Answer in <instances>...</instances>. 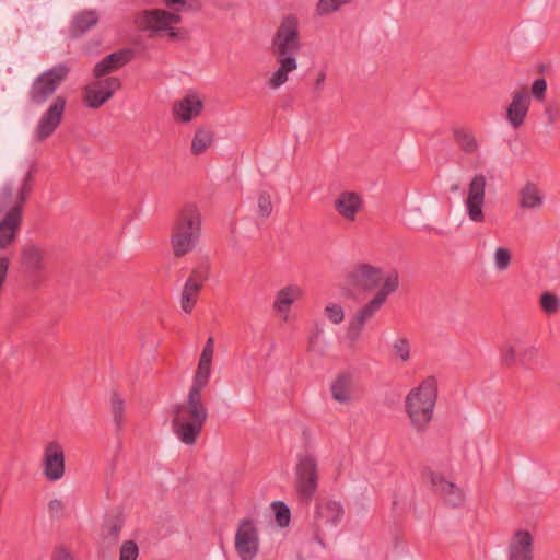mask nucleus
<instances>
[{"mask_svg":"<svg viewBox=\"0 0 560 560\" xmlns=\"http://www.w3.org/2000/svg\"><path fill=\"white\" fill-rule=\"evenodd\" d=\"M172 430L185 445H195L208 419L201 387H190L187 398L173 406Z\"/></svg>","mask_w":560,"mask_h":560,"instance_id":"obj_1","label":"nucleus"},{"mask_svg":"<svg viewBox=\"0 0 560 560\" xmlns=\"http://www.w3.org/2000/svg\"><path fill=\"white\" fill-rule=\"evenodd\" d=\"M399 272L396 269L384 270L368 262L357 264L346 276L345 285L349 291L373 292L374 295L385 292L384 304L388 296L399 288Z\"/></svg>","mask_w":560,"mask_h":560,"instance_id":"obj_2","label":"nucleus"},{"mask_svg":"<svg viewBox=\"0 0 560 560\" xmlns=\"http://www.w3.org/2000/svg\"><path fill=\"white\" fill-rule=\"evenodd\" d=\"M201 232V214L194 203H186L177 213L171 243L176 257H183L196 247Z\"/></svg>","mask_w":560,"mask_h":560,"instance_id":"obj_3","label":"nucleus"},{"mask_svg":"<svg viewBox=\"0 0 560 560\" xmlns=\"http://www.w3.org/2000/svg\"><path fill=\"white\" fill-rule=\"evenodd\" d=\"M13 199V185L5 183L0 189V249L7 250L18 240L23 213L19 208H10Z\"/></svg>","mask_w":560,"mask_h":560,"instance_id":"obj_4","label":"nucleus"},{"mask_svg":"<svg viewBox=\"0 0 560 560\" xmlns=\"http://www.w3.org/2000/svg\"><path fill=\"white\" fill-rule=\"evenodd\" d=\"M436 397V387H413L407 395L406 411L417 430H423L431 421Z\"/></svg>","mask_w":560,"mask_h":560,"instance_id":"obj_5","label":"nucleus"},{"mask_svg":"<svg viewBox=\"0 0 560 560\" xmlns=\"http://www.w3.org/2000/svg\"><path fill=\"white\" fill-rule=\"evenodd\" d=\"M319 472L316 455L310 452L300 453L295 466V491L299 499L310 503L318 488Z\"/></svg>","mask_w":560,"mask_h":560,"instance_id":"obj_6","label":"nucleus"},{"mask_svg":"<svg viewBox=\"0 0 560 560\" xmlns=\"http://www.w3.org/2000/svg\"><path fill=\"white\" fill-rule=\"evenodd\" d=\"M302 47L299 22L294 15L284 16L271 40V52L276 59L295 58Z\"/></svg>","mask_w":560,"mask_h":560,"instance_id":"obj_7","label":"nucleus"},{"mask_svg":"<svg viewBox=\"0 0 560 560\" xmlns=\"http://www.w3.org/2000/svg\"><path fill=\"white\" fill-rule=\"evenodd\" d=\"M69 73L70 67L59 63L36 77L28 91L31 103L43 105L67 80Z\"/></svg>","mask_w":560,"mask_h":560,"instance_id":"obj_8","label":"nucleus"},{"mask_svg":"<svg viewBox=\"0 0 560 560\" xmlns=\"http://www.w3.org/2000/svg\"><path fill=\"white\" fill-rule=\"evenodd\" d=\"M345 515V509L339 501L322 498L315 503L313 532L316 541L324 546V535L329 528L336 527Z\"/></svg>","mask_w":560,"mask_h":560,"instance_id":"obj_9","label":"nucleus"},{"mask_svg":"<svg viewBox=\"0 0 560 560\" xmlns=\"http://www.w3.org/2000/svg\"><path fill=\"white\" fill-rule=\"evenodd\" d=\"M384 295L385 292L374 295L350 317L346 329V338L351 343L357 342L361 338L366 324L370 323L384 306Z\"/></svg>","mask_w":560,"mask_h":560,"instance_id":"obj_10","label":"nucleus"},{"mask_svg":"<svg viewBox=\"0 0 560 560\" xmlns=\"http://www.w3.org/2000/svg\"><path fill=\"white\" fill-rule=\"evenodd\" d=\"M120 88L121 82L116 77L96 79L84 88L83 98L85 105L90 108L97 109L110 100Z\"/></svg>","mask_w":560,"mask_h":560,"instance_id":"obj_11","label":"nucleus"},{"mask_svg":"<svg viewBox=\"0 0 560 560\" xmlns=\"http://www.w3.org/2000/svg\"><path fill=\"white\" fill-rule=\"evenodd\" d=\"M182 22V16L163 9H148L135 16V24L141 31H150L154 35L161 34L168 25Z\"/></svg>","mask_w":560,"mask_h":560,"instance_id":"obj_12","label":"nucleus"},{"mask_svg":"<svg viewBox=\"0 0 560 560\" xmlns=\"http://www.w3.org/2000/svg\"><path fill=\"white\" fill-rule=\"evenodd\" d=\"M486 185L487 179L482 174L475 175L468 185V192L464 205L469 220L475 223H483L486 221L483 212Z\"/></svg>","mask_w":560,"mask_h":560,"instance_id":"obj_13","label":"nucleus"},{"mask_svg":"<svg viewBox=\"0 0 560 560\" xmlns=\"http://www.w3.org/2000/svg\"><path fill=\"white\" fill-rule=\"evenodd\" d=\"M258 530L253 520L240 522L235 534V550L242 560H253L258 553Z\"/></svg>","mask_w":560,"mask_h":560,"instance_id":"obj_14","label":"nucleus"},{"mask_svg":"<svg viewBox=\"0 0 560 560\" xmlns=\"http://www.w3.org/2000/svg\"><path fill=\"white\" fill-rule=\"evenodd\" d=\"M65 107L66 98L57 96L42 115L35 131V137L38 141H44L55 132L61 122Z\"/></svg>","mask_w":560,"mask_h":560,"instance_id":"obj_15","label":"nucleus"},{"mask_svg":"<svg viewBox=\"0 0 560 560\" xmlns=\"http://www.w3.org/2000/svg\"><path fill=\"white\" fill-rule=\"evenodd\" d=\"M44 476L49 481H57L65 475V453L58 442L46 445L43 457Z\"/></svg>","mask_w":560,"mask_h":560,"instance_id":"obj_16","label":"nucleus"},{"mask_svg":"<svg viewBox=\"0 0 560 560\" xmlns=\"http://www.w3.org/2000/svg\"><path fill=\"white\" fill-rule=\"evenodd\" d=\"M529 105L530 97L525 86L513 92L512 101L506 109V119L514 129L520 128L524 124Z\"/></svg>","mask_w":560,"mask_h":560,"instance_id":"obj_17","label":"nucleus"},{"mask_svg":"<svg viewBox=\"0 0 560 560\" xmlns=\"http://www.w3.org/2000/svg\"><path fill=\"white\" fill-rule=\"evenodd\" d=\"M135 57V51L131 48H122L117 51H114L98 61L94 69L93 73L95 79H101L103 77H107L112 72L117 71L122 68L129 61H131Z\"/></svg>","mask_w":560,"mask_h":560,"instance_id":"obj_18","label":"nucleus"},{"mask_svg":"<svg viewBox=\"0 0 560 560\" xmlns=\"http://www.w3.org/2000/svg\"><path fill=\"white\" fill-rule=\"evenodd\" d=\"M429 478L433 491L440 494L446 504L456 508L464 503V493L455 483L445 480L442 475L433 471L429 472Z\"/></svg>","mask_w":560,"mask_h":560,"instance_id":"obj_19","label":"nucleus"},{"mask_svg":"<svg viewBox=\"0 0 560 560\" xmlns=\"http://www.w3.org/2000/svg\"><path fill=\"white\" fill-rule=\"evenodd\" d=\"M534 538L528 530H516L509 545V560H533Z\"/></svg>","mask_w":560,"mask_h":560,"instance_id":"obj_20","label":"nucleus"},{"mask_svg":"<svg viewBox=\"0 0 560 560\" xmlns=\"http://www.w3.org/2000/svg\"><path fill=\"white\" fill-rule=\"evenodd\" d=\"M363 207L361 196L354 191H342L334 201L337 213L347 221L353 222Z\"/></svg>","mask_w":560,"mask_h":560,"instance_id":"obj_21","label":"nucleus"},{"mask_svg":"<svg viewBox=\"0 0 560 560\" xmlns=\"http://www.w3.org/2000/svg\"><path fill=\"white\" fill-rule=\"evenodd\" d=\"M21 264L31 277H38L45 270L44 250L37 245H27L22 249Z\"/></svg>","mask_w":560,"mask_h":560,"instance_id":"obj_22","label":"nucleus"},{"mask_svg":"<svg viewBox=\"0 0 560 560\" xmlns=\"http://www.w3.org/2000/svg\"><path fill=\"white\" fill-rule=\"evenodd\" d=\"M214 352V339L209 337L203 346L199 363L194 377V385H207L211 373V363Z\"/></svg>","mask_w":560,"mask_h":560,"instance_id":"obj_23","label":"nucleus"},{"mask_svg":"<svg viewBox=\"0 0 560 560\" xmlns=\"http://www.w3.org/2000/svg\"><path fill=\"white\" fill-rule=\"evenodd\" d=\"M202 109L201 100L195 95H187L174 104L173 112L177 119L190 121L199 116Z\"/></svg>","mask_w":560,"mask_h":560,"instance_id":"obj_24","label":"nucleus"},{"mask_svg":"<svg viewBox=\"0 0 560 560\" xmlns=\"http://www.w3.org/2000/svg\"><path fill=\"white\" fill-rule=\"evenodd\" d=\"M98 23V13L95 10H83L79 12L71 24L70 36L79 38Z\"/></svg>","mask_w":560,"mask_h":560,"instance_id":"obj_25","label":"nucleus"},{"mask_svg":"<svg viewBox=\"0 0 560 560\" xmlns=\"http://www.w3.org/2000/svg\"><path fill=\"white\" fill-rule=\"evenodd\" d=\"M279 68L270 77L268 84L271 89H278L288 81V74L298 68L296 58L276 59Z\"/></svg>","mask_w":560,"mask_h":560,"instance_id":"obj_26","label":"nucleus"},{"mask_svg":"<svg viewBox=\"0 0 560 560\" xmlns=\"http://www.w3.org/2000/svg\"><path fill=\"white\" fill-rule=\"evenodd\" d=\"M544 197L537 186L527 183L520 191V207L523 209H537L542 206Z\"/></svg>","mask_w":560,"mask_h":560,"instance_id":"obj_27","label":"nucleus"},{"mask_svg":"<svg viewBox=\"0 0 560 560\" xmlns=\"http://www.w3.org/2000/svg\"><path fill=\"white\" fill-rule=\"evenodd\" d=\"M517 362L526 369H536L540 365L539 348L534 343H527L522 339V346L517 353Z\"/></svg>","mask_w":560,"mask_h":560,"instance_id":"obj_28","label":"nucleus"},{"mask_svg":"<svg viewBox=\"0 0 560 560\" xmlns=\"http://www.w3.org/2000/svg\"><path fill=\"white\" fill-rule=\"evenodd\" d=\"M301 295V289L296 285H289L281 289L276 296L273 307L278 312H287L290 305Z\"/></svg>","mask_w":560,"mask_h":560,"instance_id":"obj_29","label":"nucleus"},{"mask_svg":"<svg viewBox=\"0 0 560 560\" xmlns=\"http://www.w3.org/2000/svg\"><path fill=\"white\" fill-rule=\"evenodd\" d=\"M125 410H126V400L125 398L117 392L113 390L110 395V411L114 418V422L116 425V431L120 432L124 427L125 420Z\"/></svg>","mask_w":560,"mask_h":560,"instance_id":"obj_30","label":"nucleus"},{"mask_svg":"<svg viewBox=\"0 0 560 560\" xmlns=\"http://www.w3.org/2000/svg\"><path fill=\"white\" fill-rule=\"evenodd\" d=\"M33 182H34V171L30 170L23 179V184L19 189L16 198L12 199V202L9 206L10 208H19L20 212L23 213V209H24L26 199L28 198V196L32 191Z\"/></svg>","mask_w":560,"mask_h":560,"instance_id":"obj_31","label":"nucleus"},{"mask_svg":"<svg viewBox=\"0 0 560 560\" xmlns=\"http://www.w3.org/2000/svg\"><path fill=\"white\" fill-rule=\"evenodd\" d=\"M454 139L457 145L465 153H474L478 149V142L471 131L465 128H456L454 130Z\"/></svg>","mask_w":560,"mask_h":560,"instance_id":"obj_32","label":"nucleus"},{"mask_svg":"<svg viewBox=\"0 0 560 560\" xmlns=\"http://www.w3.org/2000/svg\"><path fill=\"white\" fill-rule=\"evenodd\" d=\"M213 142V133L211 130L200 128L195 132L191 142V153L199 155L203 153Z\"/></svg>","mask_w":560,"mask_h":560,"instance_id":"obj_33","label":"nucleus"},{"mask_svg":"<svg viewBox=\"0 0 560 560\" xmlns=\"http://www.w3.org/2000/svg\"><path fill=\"white\" fill-rule=\"evenodd\" d=\"M200 291L190 283H185L180 295V307L185 313L190 314L192 312Z\"/></svg>","mask_w":560,"mask_h":560,"instance_id":"obj_34","label":"nucleus"},{"mask_svg":"<svg viewBox=\"0 0 560 560\" xmlns=\"http://www.w3.org/2000/svg\"><path fill=\"white\" fill-rule=\"evenodd\" d=\"M522 346V339L515 338L511 342L505 343L500 350V360L503 365L510 366L517 362V353Z\"/></svg>","mask_w":560,"mask_h":560,"instance_id":"obj_35","label":"nucleus"},{"mask_svg":"<svg viewBox=\"0 0 560 560\" xmlns=\"http://www.w3.org/2000/svg\"><path fill=\"white\" fill-rule=\"evenodd\" d=\"M539 305L546 315H555L560 310V299L555 293L546 291L539 298Z\"/></svg>","mask_w":560,"mask_h":560,"instance_id":"obj_36","label":"nucleus"},{"mask_svg":"<svg viewBox=\"0 0 560 560\" xmlns=\"http://www.w3.org/2000/svg\"><path fill=\"white\" fill-rule=\"evenodd\" d=\"M393 355L400 362H408L411 358L410 342L406 337L396 338L392 346Z\"/></svg>","mask_w":560,"mask_h":560,"instance_id":"obj_37","label":"nucleus"},{"mask_svg":"<svg viewBox=\"0 0 560 560\" xmlns=\"http://www.w3.org/2000/svg\"><path fill=\"white\" fill-rule=\"evenodd\" d=\"M273 205L271 200V195L266 190L260 191L257 197L258 218H260L261 220L268 219L271 215Z\"/></svg>","mask_w":560,"mask_h":560,"instance_id":"obj_38","label":"nucleus"},{"mask_svg":"<svg viewBox=\"0 0 560 560\" xmlns=\"http://www.w3.org/2000/svg\"><path fill=\"white\" fill-rule=\"evenodd\" d=\"M163 3L171 10V13H177L182 11H197L200 9V4L197 0H162Z\"/></svg>","mask_w":560,"mask_h":560,"instance_id":"obj_39","label":"nucleus"},{"mask_svg":"<svg viewBox=\"0 0 560 560\" xmlns=\"http://www.w3.org/2000/svg\"><path fill=\"white\" fill-rule=\"evenodd\" d=\"M209 278V268L207 265L198 266L197 268L192 269L189 278L185 283H190L194 285V288L202 289L203 283Z\"/></svg>","mask_w":560,"mask_h":560,"instance_id":"obj_40","label":"nucleus"},{"mask_svg":"<svg viewBox=\"0 0 560 560\" xmlns=\"http://www.w3.org/2000/svg\"><path fill=\"white\" fill-rule=\"evenodd\" d=\"M331 397L339 404H349L357 398L352 387H330Z\"/></svg>","mask_w":560,"mask_h":560,"instance_id":"obj_41","label":"nucleus"},{"mask_svg":"<svg viewBox=\"0 0 560 560\" xmlns=\"http://www.w3.org/2000/svg\"><path fill=\"white\" fill-rule=\"evenodd\" d=\"M350 0H319L316 11L319 15H326L337 11L342 4L348 3Z\"/></svg>","mask_w":560,"mask_h":560,"instance_id":"obj_42","label":"nucleus"},{"mask_svg":"<svg viewBox=\"0 0 560 560\" xmlns=\"http://www.w3.org/2000/svg\"><path fill=\"white\" fill-rule=\"evenodd\" d=\"M275 513H276V520L279 526L284 527L288 526L290 523V509L281 501H277L272 503Z\"/></svg>","mask_w":560,"mask_h":560,"instance_id":"obj_43","label":"nucleus"},{"mask_svg":"<svg viewBox=\"0 0 560 560\" xmlns=\"http://www.w3.org/2000/svg\"><path fill=\"white\" fill-rule=\"evenodd\" d=\"M511 252L505 247L497 248L494 253V265L495 268L500 271H503L509 268L511 264Z\"/></svg>","mask_w":560,"mask_h":560,"instance_id":"obj_44","label":"nucleus"},{"mask_svg":"<svg viewBox=\"0 0 560 560\" xmlns=\"http://www.w3.org/2000/svg\"><path fill=\"white\" fill-rule=\"evenodd\" d=\"M139 556L138 545L133 540L122 542L119 550V560H136Z\"/></svg>","mask_w":560,"mask_h":560,"instance_id":"obj_45","label":"nucleus"},{"mask_svg":"<svg viewBox=\"0 0 560 560\" xmlns=\"http://www.w3.org/2000/svg\"><path fill=\"white\" fill-rule=\"evenodd\" d=\"M323 328L317 327L316 330L310 336L307 350L317 354H324L325 347L322 345Z\"/></svg>","mask_w":560,"mask_h":560,"instance_id":"obj_46","label":"nucleus"},{"mask_svg":"<svg viewBox=\"0 0 560 560\" xmlns=\"http://www.w3.org/2000/svg\"><path fill=\"white\" fill-rule=\"evenodd\" d=\"M325 315L334 324H340L345 318V311L339 304L329 303L325 307Z\"/></svg>","mask_w":560,"mask_h":560,"instance_id":"obj_47","label":"nucleus"},{"mask_svg":"<svg viewBox=\"0 0 560 560\" xmlns=\"http://www.w3.org/2000/svg\"><path fill=\"white\" fill-rule=\"evenodd\" d=\"M544 114L549 125H555L560 119V104L551 101L545 106Z\"/></svg>","mask_w":560,"mask_h":560,"instance_id":"obj_48","label":"nucleus"},{"mask_svg":"<svg viewBox=\"0 0 560 560\" xmlns=\"http://www.w3.org/2000/svg\"><path fill=\"white\" fill-rule=\"evenodd\" d=\"M122 525L118 521H112L108 524L105 525L103 537L106 540H109L112 542L116 541L120 532H121Z\"/></svg>","mask_w":560,"mask_h":560,"instance_id":"obj_49","label":"nucleus"},{"mask_svg":"<svg viewBox=\"0 0 560 560\" xmlns=\"http://www.w3.org/2000/svg\"><path fill=\"white\" fill-rule=\"evenodd\" d=\"M547 82L544 78H538L533 82L532 94L537 101H542L546 96Z\"/></svg>","mask_w":560,"mask_h":560,"instance_id":"obj_50","label":"nucleus"},{"mask_svg":"<svg viewBox=\"0 0 560 560\" xmlns=\"http://www.w3.org/2000/svg\"><path fill=\"white\" fill-rule=\"evenodd\" d=\"M163 32H165L166 36L171 39V40H184L187 38V33L185 30L183 28H176V27H173L172 25H168V28L164 30Z\"/></svg>","mask_w":560,"mask_h":560,"instance_id":"obj_51","label":"nucleus"},{"mask_svg":"<svg viewBox=\"0 0 560 560\" xmlns=\"http://www.w3.org/2000/svg\"><path fill=\"white\" fill-rule=\"evenodd\" d=\"M48 511L51 516H61L65 511V503L60 499H54L48 504Z\"/></svg>","mask_w":560,"mask_h":560,"instance_id":"obj_52","label":"nucleus"},{"mask_svg":"<svg viewBox=\"0 0 560 560\" xmlns=\"http://www.w3.org/2000/svg\"><path fill=\"white\" fill-rule=\"evenodd\" d=\"M352 381V373L350 371H341L331 385H349Z\"/></svg>","mask_w":560,"mask_h":560,"instance_id":"obj_53","label":"nucleus"},{"mask_svg":"<svg viewBox=\"0 0 560 560\" xmlns=\"http://www.w3.org/2000/svg\"><path fill=\"white\" fill-rule=\"evenodd\" d=\"M52 560H73V558L65 548H58L54 552Z\"/></svg>","mask_w":560,"mask_h":560,"instance_id":"obj_54","label":"nucleus"},{"mask_svg":"<svg viewBox=\"0 0 560 560\" xmlns=\"http://www.w3.org/2000/svg\"><path fill=\"white\" fill-rule=\"evenodd\" d=\"M436 383L438 380L435 378V376L431 375L424 378L420 385H436Z\"/></svg>","mask_w":560,"mask_h":560,"instance_id":"obj_55","label":"nucleus"},{"mask_svg":"<svg viewBox=\"0 0 560 560\" xmlns=\"http://www.w3.org/2000/svg\"><path fill=\"white\" fill-rule=\"evenodd\" d=\"M325 78H326L325 72H320L316 79V85L317 86L322 85L325 81Z\"/></svg>","mask_w":560,"mask_h":560,"instance_id":"obj_56","label":"nucleus"}]
</instances>
